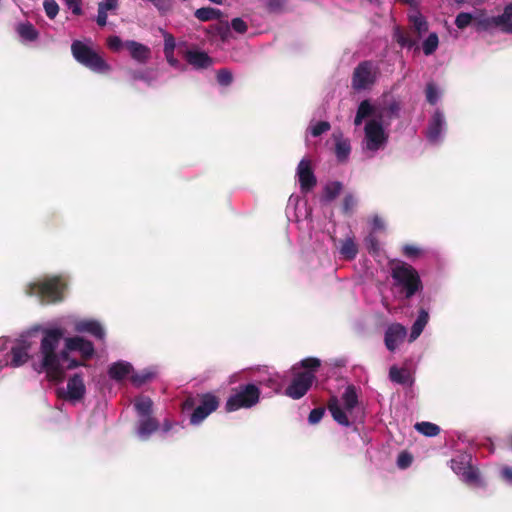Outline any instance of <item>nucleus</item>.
<instances>
[{
    "label": "nucleus",
    "mask_w": 512,
    "mask_h": 512,
    "mask_svg": "<svg viewBox=\"0 0 512 512\" xmlns=\"http://www.w3.org/2000/svg\"><path fill=\"white\" fill-rule=\"evenodd\" d=\"M64 333L59 326L38 325L17 337H0V372L5 368H20L30 361L35 372L46 373L51 381L62 382L67 371L84 365L72 358L70 352H78L84 360L95 354L93 343L81 336L65 338L61 349Z\"/></svg>",
    "instance_id": "nucleus-1"
},
{
    "label": "nucleus",
    "mask_w": 512,
    "mask_h": 512,
    "mask_svg": "<svg viewBox=\"0 0 512 512\" xmlns=\"http://www.w3.org/2000/svg\"><path fill=\"white\" fill-rule=\"evenodd\" d=\"M400 110L399 102L393 99L383 98L374 102L365 99L359 103L353 123L359 127L366 121L360 144L365 158L372 159L386 148L390 125L394 119L399 118Z\"/></svg>",
    "instance_id": "nucleus-2"
},
{
    "label": "nucleus",
    "mask_w": 512,
    "mask_h": 512,
    "mask_svg": "<svg viewBox=\"0 0 512 512\" xmlns=\"http://www.w3.org/2000/svg\"><path fill=\"white\" fill-rule=\"evenodd\" d=\"M328 409L333 419L344 427L351 426L363 417V407L354 385H348L340 397L332 396L328 401Z\"/></svg>",
    "instance_id": "nucleus-3"
},
{
    "label": "nucleus",
    "mask_w": 512,
    "mask_h": 512,
    "mask_svg": "<svg viewBox=\"0 0 512 512\" xmlns=\"http://www.w3.org/2000/svg\"><path fill=\"white\" fill-rule=\"evenodd\" d=\"M153 401L146 395H138L133 400L137 421L135 434L141 441H147L159 430L160 422L153 416Z\"/></svg>",
    "instance_id": "nucleus-4"
},
{
    "label": "nucleus",
    "mask_w": 512,
    "mask_h": 512,
    "mask_svg": "<svg viewBox=\"0 0 512 512\" xmlns=\"http://www.w3.org/2000/svg\"><path fill=\"white\" fill-rule=\"evenodd\" d=\"M393 285L403 294L405 299L412 298L423 289L418 271L404 261H398L391 267Z\"/></svg>",
    "instance_id": "nucleus-5"
},
{
    "label": "nucleus",
    "mask_w": 512,
    "mask_h": 512,
    "mask_svg": "<svg viewBox=\"0 0 512 512\" xmlns=\"http://www.w3.org/2000/svg\"><path fill=\"white\" fill-rule=\"evenodd\" d=\"M66 282L62 277H45L29 282L25 286V293L35 296L42 302L56 303L63 299Z\"/></svg>",
    "instance_id": "nucleus-6"
},
{
    "label": "nucleus",
    "mask_w": 512,
    "mask_h": 512,
    "mask_svg": "<svg viewBox=\"0 0 512 512\" xmlns=\"http://www.w3.org/2000/svg\"><path fill=\"white\" fill-rule=\"evenodd\" d=\"M300 365L306 370L298 371L296 366L293 367L294 377L285 390V394L295 400L302 398L312 386L315 380L314 371L320 366V360L306 358L300 362Z\"/></svg>",
    "instance_id": "nucleus-7"
},
{
    "label": "nucleus",
    "mask_w": 512,
    "mask_h": 512,
    "mask_svg": "<svg viewBox=\"0 0 512 512\" xmlns=\"http://www.w3.org/2000/svg\"><path fill=\"white\" fill-rule=\"evenodd\" d=\"M71 52L78 63L93 72L107 73L111 70L110 65L94 50L90 39L73 41Z\"/></svg>",
    "instance_id": "nucleus-8"
},
{
    "label": "nucleus",
    "mask_w": 512,
    "mask_h": 512,
    "mask_svg": "<svg viewBox=\"0 0 512 512\" xmlns=\"http://www.w3.org/2000/svg\"><path fill=\"white\" fill-rule=\"evenodd\" d=\"M453 472L467 485L482 488L485 482L476 467L472 465V455L468 452H458L450 460Z\"/></svg>",
    "instance_id": "nucleus-9"
},
{
    "label": "nucleus",
    "mask_w": 512,
    "mask_h": 512,
    "mask_svg": "<svg viewBox=\"0 0 512 512\" xmlns=\"http://www.w3.org/2000/svg\"><path fill=\"white\" fill-rule=\"evenodd\" d=\"M261 391L256 384H243L234 389L225 403L227 412L250 409L260 401Z\"/></svg>",
    "instance_id": "nucleus-10"
},
{
    "label": "nucleus",
    "mask_w": 512,
    "mask_h": 512,
    "mask_svg": "<svg viewBox=\"0 0 512 512\" xmlns=\"http://www.w3.org/2000/svg\"><path fill=\"white\" fill-rule=\"evenodd\" d=\"M56 392L58 398L72 405L82 402L87 393L84 372L78 371L68 376L66 384L58 387Z\"/></svg>",
    "instance_id": "nucleus-11"
},
{
    "label": "nucleus",
    "mask_w": 512,
    "mask_h": 512,
    "mask_svg": "<svg viewBox=\"0 0 512 512\" xmlns=\"http://www.w3.org/2000/svg\"><path fill=\"white\" fill-rule=\"evenodd\" d=\"M379 76V67L372 61H363L354 69L351 86L357 91L370 90Z\"/></svg>",
    "instance_id": "nucleus-12"
},
{
    "label": "nucleus",
    "mask_w": 512,
    "mask_h": 512,
    "mask_svg": "<svg viewBox=\"0 0 512 512\" xmlns=\"http://www.w3.org/2000/svg\"><path fill=\"white\" fill-rule=\"evenodd\" d=\"M447 131V121L444 112L436 108L431 114L425 130V137L431 145H440Z\"/></svg>",
    "instance_id": "nucleus-13"
},
{
    "label": "nucleus",
    "mask_w": 512,
    "mask_h": 512,
    "mask_svg": "<svg viewBox=\"0 0 512 512\" xmlns=\"http://www.w3.org/2000/svg\"><path fill=\"white\" fill-rule=\"evenodd\" d=\"M252 376L254 379L253 384H256L259 389L264 387L274 393H278L282 389L284 378L278 372L268 367L258 368Z\"/></svg>",
    "instance_id": "nucleus-14"
},
{
    "label": "nucleus",
    "mask_w": 512,
    "mask_h": 512,
    "mask_svg": "<svg viewBox=\"0 0 512 512\" xmlns=\"http://www.w3.org/2000/svg\"><path fill=\"white\" fill-rule=\"evenodd\" d=\"M218 407L219 400L215 395L211 393L202 395L198 405L190 415V424L193 426L200 425L211 413L216 411Z\"/></svg>",
    "instance_id": "nucleus-15"
},
{
    "label": "nucleus",
    "mask_w": 512,
    "mask_h": 512,
    "mask_svg": "<svg viewBox=\"0 0 512 512\" xmlns=\"http://www.w3.org/2000/svg\"><path fill=\"white\" fill-rule=\"evenodd\" d=\"M296 178L299 182L300 190L304 194L312 191L316 186L317 179L312 168V162L309 158L304 157L298 163Z\"/></svg>",
    "instance_id": "nucleus-16"
},
{
    "label": "nucleus",
    "mask_w": 512,
    "mask_h": 512,
    "mask_svg": "<svg viewBox=\"0 0 512 512\" xmlns=\"http://www.w3.org/2000/svg\"><path fill=\"white\" fill-rule=\"evenodd\" d=\"M479 24L484 29L499 28L504 33L512 34V2L505 6L501 15L484 17Z\"/></svg>",
    "instance_id": "nucleus-17"
},
{
    "label": "nucleus",
    "mask_w": 512,
    "mask_h": 512,
    "mask_svg": "<svg viewBox=\"0 0 512 512\" xmlns=\"http://www.w3.org/2000/svg\"><path fill=\"white\" fill-rule=\"evenodd\" d=\"M407 337V329L401 323L389 324L384 333V344L388 351L395 352Z\"/></svg>",
    "instance_id": "nucleus-18"
},
{
    "label": "nucleus",
    "mask_w": 512,
    "mask_h": 512,
    "mask_svg": "<svg viewBox=\"0 0 512 512\" xmlns=\"http://www.w3.org/2000/svg\"><path fill=\"white\" fill-rule=\"evenodd\" d=\"M74 330L77 333H87L95 339L103 341L106 337V331L103 325L95 319H75L73 321Z\"/></svg>",
    "instance_id": "nucleus-19"
},
{
    "label": "nucleus",
    "mask_w": 512,
    "mask_h": 512,
    "mask_svg": "<svg viewBox=\"0 0 512 512\" xmlns=\"http://www.w3.org/2000/svg\"><path fill=\"white\" fill-rule=\"evenodd\" d=\"M334 243L341 259L352 261L357 257L358 245L352 234H348L344 239L338 241L334 239Z\"/></svg>",
    "instance_id": "nucleus-20"
},
{
    "label": "nucleus",
    "mask_w": 512,
    "mask_h": 512,
    "mask_svg": "<svg viewBox=\"0 0 512 512\" xmlns=\"http://www.w3.org/2000/svg\"><path fill=\"white\" fill-rule=\"evenodd\" d=\"M301 199L298 195H291L286 207V215L289 221L299 222L308 216L306 204L300 207Z\"/></svg>",
    "instance_id": "nucleus-21"
},
{
    "label": "nucleus",
    "mask_w": 512,
    "mask_h": 512,
    "mask_svg": "<svg viewBox=\"0 0 512 512\" xmlns=\"http://www.w3.org/2000/svg\"><path fill=\"white\" fill-rule=\"evenodd\" d=\"M185 59L195 69H206L213 64L212 58L200 50H187Z\"/></svg>",
    "instance_id": "nucleus-22"
},
{
    "label": "nucleus",
    "mask_w": 512,
    "mask_h": 512,
    "mask_svg": "<svg viewBox=\"0 0 512 512\" xmlns=\"http://www.w3.org/2000/svg\"><path fill=\"white\" fill-rule=\"evenodd\" d=\"M133 366L130 362L119 360L112 363L108 368L109 377L117 382L123 381L128 376L131 377Z\"/></svg>",
    "instance_id": "nucleus-23"
},
{
    "label": "nucleus",
    "mask_w": 512,
    "mask_h": 512,
    "mask_svg": "<svg viewBox=\"0 0 512 512\" xmlns=\"http://www.w3.org/2000/svg\"><path fill=\"white\" fill-rule=\"evenodd\" d=\"M429 318H430L429 312L426 309L421 308L418 311L417 317H416L415 321L413 322L411 329H410V333L408 335L409 343H412L419 338V336L422 334L423 330L425 329L426 325L428 324Z\"/></svg>",
    "instance_id": "nucleus-24"
},
{
    "label": "nucleus",
    "mask_w": 512,
    "mask_h": 512,
    "mask_svg": "<svg viewBox=\"0 0 512 512\" xmlns=\"http://www.w3.org/2000/svg\"><path fill=\"white\" fill-rule=\"evenodd\" d=\"M125 47L128 49L131 57L139 63H146L150 58V49L134 40H128L125 42Z\"/></svg>",
    "instance_id": "nucleus-25"
},
{
    "label": "nucleus",
    "mask_w": 512,
    "mask_h": 512,
    "mask_svg": "<svg viewBox=\"0 0 512 512\" xmlns=\"http://www.w3.org/2000/svg\"><path fill=\"white\" fill-rule=\"evenodd\" d=\"M333 138L335 141V155L339 162H346L351 153L350 140L344 138L341 133H334Z\"/></svg>",
    "instance_id": "nucleus-26"
},
{
    "label": "nucleus",
    "mask_w": 512,
    "mask_h": 512,
    "mask_svg": "<svg viewBox=\"0 0 512 512\" xmlns=\"http://www.w3.org/2000/svg\"><path fill=\"white\" fill-rule=\"evenodd\" d=\"M389 378L392 382L411 387L414 384V377L407 368H399L395 365L389 369Z\"/></svg>",
    "instance_id": "nucleus-27"
},
{
    "label": "nucleus",
    "mask_w": 512,
    "mask_h": 512,
    "mask_svg": "<svg viewBox=\"0 0 512 512\" xmlns=\"http://www.w3.org/2000/svg\"><path fill=\"white\" fill-rule=\"evenodd\" d=\"M20 41L24 44L34 42L39 37V32L30 22H21L15 28Z\"/></svg>",
    "instance_id": "nucleus-28"
},
{
    "label": "nucleus",
    "mask_w": 512,
    "mask_h": 512,
    "mask_svg": "<svg viewBox=\"0 0 512 512\" xmlns=\"http://www.w3.org/2000/svg\"><path fill=\"white\" fill-rule=\"evenodd\" d=\"M156 374V370L151 367L136 372L133 370L130 380L135 387L139 388L153 380L156 377Z\"/></svg>",
    "instance_id": "nucleus-29"
},
{
    "label": "nucleus",
    "mask_w": 512,
    "mask_h": 512,
    "mask_svg": "<svg viewBox=\"0 0 512 512\" xmlns=\"http://www.w3.org/2000/svg\"><path fill=\"white\" fill-rule=\"evenodd\" d=\"M401 253L407 259L414 261L423 257L426 254V250L419 245L407 243L401 247Z\"/></svg>",
    "instance_id": "nucleus-30"
},
{
    "label": "nucleus",
    "mask_w": 512,
    "mask_h": 512,
    "mask_svg": "<svg viewBox=\"0 0 512 512\" xmlns=\"http://www.w3.org/2000/svg\"><path fill=\"white\" fill-rule=\"evenodd\" d=\"M222 12L212 7H202L195 11V17L203 22L219 19Z\"/></svg>",
    "instance_id": "nucleus-31"
},
{
    "label": "nucleus",
    "mask_w": 512,
    "mask_h": 512,
    "mask_svg": "<svg viewBox=\"0 0 512 512\" xmlns=\"http://www.w3.org/2000/svg\"><path fill=\"white\" fill-rule=\"evenodd\" d=\"M409 21L412 27L418 32L419 35L427 32L428 22L426 18L418 11L409 15Z\"/></svg>",
    "instance_id": "nucleus-32"
},
{
    "label": "nucleus",
    "mask_w": 512,
    "mask_h": 512,
    "mask_svg": "<svg viewBox=\"0 0 512 512\" xmlns=\"http://www.w3.org/2000/svg\"><path fill=\"white\" fill-rule=\"evenodd\" d=\"M342 188V183L339 181L327 183L323 189V200L326 202L334 200L341 193Z\"/></svg>",
    "instance_id": "nucleus-33"
},
{
    "label": "nucleus",
    "mask_w": 512,
    "mask_h": 512,
    "mask_svg": "<svg viewBox=\"0 0 512 512\" xmlns=\"http://www.w3.org/2000/svg\"><path fill=\"white\" fill-rule=\"evenodd\" d=\"M425 96L429 104L436 105L442 97V90L434 82H429L425 88Z\"/></svg>",
    "instance_id": "nucleus-34"
},
{
    "label": "nucleus",
    "mask_w": 512,
    "mask_h": 512,
    "mask_svg": "<svg viewBox=\"0 0 512 512\" xmlns=\"http://www.w3.org/2000/svg\"><path fill=\"white\" fill-rule=\"evenodd\" d=\"M414 427L416 431L427 437H435L441 431L438 425L427 421L418 422Z\"/></svg>",
    "instance_id": "nucleus-35"
},
{
    "label": "nucleus",
    "mask_w": 512,
    "mask_h": 512,
    "mask_svg": "<svg viewBox=\"0 0 512 512\" xmlns=\"http://www.w3.org/2000/svg\"><path fill=\"white\" fill-rule=\"evenodd\" d=\"M183 428L184 427L180 422L166 418L162 423H160V428L158 431H160L163 437H166L168 435L178 433Z\"/></svg>",
    "instance_id": "nucleus-36"
},
{
    "label": "nucleus",
    "mask_w": 512,
    "mask_h": 512,
    "mask_svg": "<svg viewBox=\"0 0 512 512\" xmlns=\"http://www.w3.org/2000/svg\"><path fill=\"white\" fill-rule=\"evenodd\" d=\"M439 38L435 32H432L422 43V49L426 56L432 55L438 48Z\"/></svg>",
    "instance_id": "nucleus-37"
},
{
    "label": "nucleus",
    "mask_w": 512,
    "mask_h": 512,
    "mask_svg": "<svg viewBox=\"0 0 512 512\" xmlns=\"http://www.w3.org/2000/svg\"><path fill=\"white\" fill-rule=\"evenodd\" d=\"M331 128V125L327 121H311L307 128V133L311 134L313 137H318L322 135L323 133L329 131Z\"/></svg>",
    "instance_id": "nucleus-38"
},
{
    "label": "nucleus",
    "mask_w": 512,
    "mask_h": 512,
    "mask_svg": "<svg viewBox=\"0 0 512 512\" xmlns=\"http://www.w3.org/2000/svg\"><path fill=\"white\" fill-rule=\"evenodd\" d=\"M395 38L397 43L401 47L412 48L415 45V41L410 36L403 33L399 28L395 31Z\"/></svg>",
    "instance_id": "nucleus-39"
},
{
    "label": "nucleus",
    "mask_w": 512,
    "mask_h": 512,
    "mask_svg": "<svg viewBox=\"0 0 512 512\" xmlns=\"http://www.w3.org/2000/svg\"><path fill=\"white\" fill-rule=\"evenodd\" d=\"M131 79L134 81L140 80L150 84L153 80L151 70H134L130 72Z\"/></svg>",
    "instance_id": "nucleus-40"
},
{
    "label": "nucleus",
    "mask_w": 512,
    "mask_h": 512,
    "mask_svg": "<svg viewBox=\"0 0 512 512\" xmlns=\"http://www.w3.org/2000/svg\"><path fill=\"white\" fill-rule=\"evenodd\" d=\"M162 35L164 37V54H168L169 52H174L176 47L175 38L172 34L167 31L161 29Z\"/></svg>",
    "instance_id": "nucleus-41"
},
{
    "label": "nucleus",
    "mask_w": 512,
    "mask_h": 512,
    "mask_svg": "<svg viewBox=\"0 0 512 512\" xmlns=\"http://www.w3.org/2000/svg\"><path fill=\"white\" fill-rule=\"evenodd\" d=\"M472 20H473V15L471 13L461 12L456 16L455 25L459 29H464L470 25Z\"/></svg>",
    "instance_id": "nucleus-42"
},
{
    "label": "nucleus",
    "mask_w": 512,
    "mask_h": 512,
    "mask_svg": "<svg viewBox=\"0 0 512 512\" xmlns=\"http://www.w3.org/2000/svg\"><path fill=\"white\" fill-rule=\"evenodd\" d=\"M233 81V75L228 69H220L217 72V82L221 86H229Z\"/></svg>",
    "instance_id": "nucleus-43"
},
{
    "label": "nucleus",
    "mask_w": 512,
    "mask_h": 512,
    "mask_svg": "<svg viewBox=\"0 0 512 512\" xmlns=\"http://www.w3.org/2000/svg\"><path fill=\"white\" fill-rule=\"evenodd\" d=\"M43 6L50 19H54L59 12V6L55 0H44Z\"/></svg>",
    "instance_id": "nucleus-44"
},
{
    "label": "nucleus",
    "mask_w": 512,
    "mask_h": 512,
    "mask_svg": "<svg viewBox=\"0 0 512 512\" xmlns=\"http://www.w3.org/2000/svg\"><path fill=\"white\" fill-rule=\"evenodd\" d=\"M412 461H413V457L410 453L401 452L397 458V466L400 469H406L412 464Z\"/></svg>",
    "instance_id": "nucleus-45"
},
{
    "label": "nucleus",
    "mask_w": 512,
    "mask_h": 512,
    "mask_svg": "<svg viewBox=\"0 0 512 512\" xmlns=\"http://www.w3.org/2000/svg\"><path fill=\"white\" fill-rule=\"evenodd\" d=\"M107 46L112 51L118 52L125 46V42H123L118 36H110L107 39Z\"/></svg>",
    "instance_id": "nucleus-46"
},
{
    "label": "nucleus",
    "mask_w": 512,
    "mask_h": 512,
    "mask_svg": "<svg viewBox=\"0 0 512 512\" xmlns=\"http://www.w3.org/2000/svg\"><path fill=\"white\" fill-rule=\"evenodd\" d=\"M323 416H324L323 408H314L313 410H311V412L308 416V422L312 425L317 424L321 421Z\"/></svg>",
    "instance_id": "nucleus-47"
},
{
    "label": "nucleus",
    "mask_w": 512,
    "mask_h": 512,
    "mask_svg": "<svg viewBox=\"0 0 512 512\" xmlns=\"http://www.w3.org/2000/svg\"><path fill=\"white\" fill-rule=\"evenodd\" d=\"M231 27L235 32L240 33V34L245 33L248 29L247 24L241 18H238V17L232 19Z\"/></svg>",
    "instance_id": "nucleus-48"
},
{
    "label": "nucleus",
    "mask_w": 512,
    "mask_h": 512,
    "mask_svg": "<svg viewBox=\"0 0 512 512\" xmlns=\"http://www.w3.org/2000/svg\"><path fill=\"white\" fill-rule=\"evenodd\" d=\"M118 7V0H104L98 4V9L105 11L116 10Z\"/></svg>",
    "instance_id": "nucleus-49"
},
{
    "label": "nucleus",
    "mask_w": 512,
    "mask_h": 512,
    "mask_svg": "<svg viewBox=\"0 0 512 512\" xmlns=\"http://www.w3.org/2000/svg\"><path fill=\"white\" fill-rule=\"evenodd\" d=\"M165 58L170 66H172L175 69H179L181 71L185 70L184 65L180 63L178 59L174 57V52H169L168 54H164Z\"/></svg>",
    "instance_id": "nucleus-50"
},
{
    "label": "nucleus",
    "mask_w": 512,
    "mask_h": 512,
    "mask_svg": "<svg viewBox=\"0 0 512 512\" xmlns=\"http://www.w3.org/2000/svg\"><path fill=\"white\" fill-rule=\"evenodd\" d=\"M365 245L369 251L376 252L378 250V241L373 233L365 238Z\"/></svg>",
    "instance_id": "nucleus-51"
},
{
    "label": "nucleus",
    "mask_w": 512,
    "mask_h": 512,
    "mask_svg": "<svg viewBox=\"0 0 512 512\" xmlns=\"http://www.w3.org/2000/svg\"><path fill=\"white\" fill-rule=\"evenodd\" d=\"M65 4L74 15H80L82 13L79 0H65Z\"/></svg>",
    "instance_id": "nucleus-52"
},
{
    "label": "nucleus",
    "mask_w": 512,
    "mask_h": 512,
    "mask_svg": "<svg viewBox=\"0 0 512 512\" xmlns=\"http://www.w3.org/2000/svg\"><path fill=\"white\" fill-rule=\"evenodd\" d=\"M356 204V200L353 195L348 194L343 199V210L345 213H349Z\"/></svg>",
    "instance_id": "nucleus-53"
},
{
    "label": "nucleus",
    "mask_w": 512,
    "mask_h": 512,
    "mask_svg": "<svg viewBox=\"0 0 512 512\" xmlns=\"http://www.w3.org/2000/svg\"><path fill=\"white\" fill-rule=\"evenodd\" d=\"M501 478L509 485H512V468L503 466L500 470Z\"/></svg>",
    "instance_id": "nucleus-54"
},
{
    "label": "nucleus",
    "mask_w": 512,
    "mask_h": 512,
    "mask_svg": "<svg viewBox=\"0 0 512 512\" xmlns=\"http://www.w3.org/2000/svg\"><path fill=\"white\" fill-rule=\"evenodd\" d=\"M374 231L382 230L385 227L384 221L379 216H374L371 222Z\"/></svg>",
    "instance_id": "nucleus-55"
},
{
    "label": "nucleus",
    "mask_w": 512,
    "mask_h": 512,
    "mask_svg": "<svg viewBox=\"0 0 512 512\" xmlns=\"http://www.w3.org/2000/svg\"><path fill=\"white\" fill-rule=\"evenodd\" d=\"M107 18H108L107 12L98 9V14H97V18H96L97 24L99 26H105L107 24Z\"/></svg>",
    "instance_id": "nucleus-56"
},
{
    "label": "nucleus",
    "mask_w": 512,
    "mask_h": 512,
    "mask_svg": "<svg viewBox=\"0 0 512 512\" xmlns=\"http://www.w3.org/2000/svg\"><path fill=\"white\" fill-rule=\"evenodd\" d=\"M283 0H268L267 5L271 11L280 9Z\"/></svg>",
    "instance_id": "nucleus-57"
},
{
    "label": "nucleus",
    "mask_w": 512,
    "mask_h": 512,
    "mask_svg": "<svg viewBox=\"0 0 512 512\" xmlns=\"http://www.w3.org/2000/svg\"><path fill=\"white\" fill-rule=\"evenodd\" d=\"M209 1L214 3V4H222L223 0H209Z\"/></svg>",
    "instance_id": "nucleus-58"
},
{
    "label": "nucleus",
    "mask_w": 512,
    "mask_h": 512,
    "mask_svg": "<svg viewBox=\"0 0 512 512\" xmlns=\"http://www.w3.org/2000/svg\"><path fill=\"white\" fill-rule=\"evenodd\" d=\"M456 2L460 3V2H462V0H456Z\"/></svg>",
    "instance_id": "nucleus-59"
}]
</instances>
